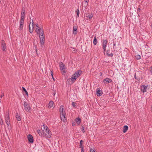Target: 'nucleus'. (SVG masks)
Instances as JSON below:
<instances>
[{
	"instance_id": "nucleus-1",
	"label": "nucleus",
	"mask_w": 152,
	"mask_h": 152,
	"mask_svg": "<svg viewBox=\"0 0 152 152\" xmlns=\"http://www.w3.org/2000/svg\"><path fill=\"white\" fill-rule=\"evenodd\" d=\"M44 130L42 132L44 133L43 137L50 138L51 137V134L50 130L45 124H43Z\"/></svg>"
},
{
	"instance_id": "nucleus-2",
	"label": "nucleus",
	"mask_w": 152,
	"mask_h": 152,
	"mask_svg": "<svg viewBox=\"0 0 152 152\" xmlns=\"http://www.w3.org/2000/svg\"><path fill=\"white\" fill-rule=\"evenodd\" d=\"M82 71L80 70H78L73 74L70 78L72 81L75 82L76 80L82 74Z\"/></svg>"
},
{
	"instance_id": "nucleus-3",
	"label": "nucleus",
	"mask_w": 152,
	"mask_h": 152,
	"mask_svg": "<svg viewBox=\"0 0 152 152\" xmlns=\"http://www.w3.org/2000/svg\"><path fill=\"white\" fill-rule=\"evenodd\" d=\"M4 117L7 125L9 126L10 124V121L9 111L7 110L6 111V114L4 115Z\"/></svg>"
},
{
	"instance_id": "nucleus-4",
	"label": "nucleus",
	"mask_w": 152,
	"mask_h": 152,
	"mask_svg": "<svg viewBox=\"0 0 152 152\" xmlns=\"http://www.w3.org/2000/svg\"><path fill=\"white\" fill-rule=\"evenodd\" d=\"M24 109L27 112H30L31 111V107L29 104L26 102H24L23 104Z\"/></svg>"
},
{
	"instance_id": "nucleus-5",
	"label": "nucleus",
	"mask_w": 152,
	"mask_h": 152,
	"mask_svg": "<svg viewBox=\"0 0 152 152\" xmlns=\"http://www.w3.org/2000/svg\"><path fill=\"white\" fill-rule=\"evenodd\" d=\"M1 43L2 50L3 51L6 52L7 51V49L5 41L4 40H2L1 41Z\"/></svg>"
},
{
	"instance_id": "nucleus-6",
	"label": "nucleus",
	"mask_w": 152,
	"mask_h": 152,
	"mask_svg": "<svg viewBox=\"0 0 152 152\" xmlns=\"http://www.w3.org/2000/svg\"><path fill=\"white\" fill-rule=\"evenodd\" d=\"M40 43L41 45H43L44 44L45 41V35L44 33H42V34L39 35Z\"/></svg>"
},
{
	"instance_id": "nucleus-7",
	"label": "nucleus",
	"mask_w": 152,
	"mask_h": 152,
	"mask_svg": "<svg viewBox=\"0 0 152 152\" xmlns=\"http://www.w3.org/2000/svg\"><path fill=\"white\" fill-rule=\"evenodd\" d=\"M35 31L37 34L39 35L42 34V33H44L43 28H41L40 27L36 28Z\"/></svg>"
},
{
	"instance_id": "nucleus-8",
	"label": "nucleus",
	"mask_w": 152,
	"mask_h": 152,
	"mask_svg": "<svg viewBox=\"0 0 152 152\" xmlns=\"http://www.w3.org/2000/svg\"><path fill=\"white\" fill-rule=\"evenodd\" d=\"M108 43V41L107 39H103L102 43V46L104 52L106 50V48L107 46Z\"/></svg>"
},
{
	"instance_id": "nucleus-9",
	"label": "nucleus",
	"mask_w": 152,
	"mask_h": 152,
	"mask_svg": "<svg viewBox=\"0 0 152 152\" xmlns=\"http://www.w3.org/2000/svg\"><path fill=\"white\" fill-rule=\"evenodd\" d=\"M59 64L60 70L62 72H63L64 73H65L66 72L65 71V66L62 62L60 63Z\"/></svg>"
},
{
	"instance_id": "nucleus-10",
	"label": "nucleus",
	"mask_w": 152,
	"mask_h": 152,
	"mask_svg": "<svg viewBox=\"0 0 152 152\" xmlns=\"http://www.w3.org/2000/svg\"><path fill=\"white\" fill-rule=\"evenodd\" d=\"M147 88L148 89L149 88L148 86L142 85L141 86V90L143 93L146 92Z\"/></svg>"
},
{
	"instance_id": "nucleus-11",
	"label": "nucleus",
	"mask_w": 152,
	"mask_h": 152,
	"mask_svg": "<svg viewBox=\"0 0 152 152\" xmlns=\"http://www.w3.org/2000/svg\"><path fill=\"white\" fill-rule=\"evenodd\" d=\"M32 24H31L32 29H31V28L30 27V25H31V22H30V23L29 24V31L31 33H32V32L33 31V29H34V27L33 26L34 22H33V20H32Z\"/></svg>"
},
{
	"instance_id": "nucleus-12",
	"label": "nucleus",
	"mask_w": 152,
	"mask_h": 152,
	"mask_svg": "<svg viewBox=\"0 0 152 152\" xmlns=\"http://www.w3.org/2000/svg\"><path fill=\"white\" fill-rule=\"evenodd\" d=\"M20 24L19 28V30L20 31H22L23 27L24 21L20 20Z\"/></svg>"
},
{
	"instance_id": "nucleus-13",
	"label": "nucleus",
	"mask_w": 152,
	"mask_h": 152,
	"mask_svg": "<svg viewBox=\"0 0 152 152\" xmlns=\"http://www.w3.org/2000/svg\"><path fill=\"white\" fill-rule=\"evenodd\" d=\"M28 141L31 143H33L34 142L33 138L31 134H29L28 136Z\"/></svg>"
},
{
	"instance_id": "nucleus-14",
	"label": "nucleus",
	"mask_w": 152,
	"mask_h": 152,
	"mask_svg": "<svg viewBox=\"0 0 152 152\" xmlns=\"http://www.w3.org/2000/svg\"><path fill=\"white\" fill-rule=\"evenodd\" d=\"M112 81V80L110 79L109 78H106L103 81L104 83L106 84L110 83Z\"/></svg>"
},
{
	"instance_id": "nucleus-15",
	"label": "nucleus",
	"mask_w": 152,
	"mask_h": 152,
	"mask_svg": "<svg viewBox=\"0 0 152 152\" xmlns=\"http://www.w3.org/2000/svg\"><path fill=\"white\" fill-rule=\"evenodd\" d=\"M77 26H74L73 27V34H76L77 33Z\"/></svg>"
},
{
	"instance_id": "nucleus-16",
	"label": "nucleus",
	"mask_w": 152,
	"mask_h": 152,
	"mask_svg": "<svg viewBox=\"0 0 152 152\" xmlns=\"http://www.w3.org/2000/svg\"><path fill=\"white\" fill-rule=\"evenodd\" d=\"M37 132L40 136L43 137L44 133L42 132V130L41 131L39 129L37 131Z\"/></svg>"
},
{
	"instance_id": "nucleus-17",
	"label": "nucleus",
	"mask_w": 152,
	"mask_h": 152,
	"mask_svg": "<svg viewBox=\"0 0 152 152\" xmlns=\"http://www.w3.org/2000/svg\"><path fill=\"white\" fill-rule=\"evenodd\" d=\"M86 16L88 19H90L92 18L93 15L92 13L86 14Z\"/></svg>"
},
{
	"instance_id": "nucleus-18",
	"label": "nucleus",
	"mask_w": 152,
	"mask_h": 152,
	"mask_svg": "<svg viewBox=\"0 0 152 152\" xmlns=\"http://www.w3.org/2000/svg\"><path fill=\"white\" fill-rule=\"evenodd\" d=\"M64 106L63 105H61V106L60 107V113L61 114H63L64 113H65V112L64 111Z\"/></svg>"
},
{
	"instance_id": "nucleus-19",
	"label": "nucleus",
	"mask_w": 152,
	"mask_h": 152,
	"mask_svg": "<svg viewBox=\"0 0 152 152\" xmlns=\"http://www.w3.org/2000/svg\"><path fill=\"white\" fill-rule=\"evenodd\" d=\"M128 129V127L127 125L124 126L123 127V132L125 133L127 131Z\"/></svg>"
},
{
	"instance_id": "nucleus-20",
	"label": "nucleus",
	"mask_w": 152,
	"mask_h": 152,
	"mask_svg": "<svg viewBox=\"0 0 152 152\" xmlns=\"http://www.w3.org/2000/svg\"><path fill=\"white\" fill-rule=\"evenodd\" d=\"M102 94V91L100 90H98L96 93L97 95L98 96H101Z\"/></svg>"
},
{
	"instance_id": "nucleus-21",
	"label": "nucleus",
	"mask_w": 152,
	"mask_h": 152,
	"mask_svg": "<svg viewBox=\"0 0 152 152\" xmlns=\"http://www.w3.org/2000/svg\"><path fill=\"white\" fill-rule=\"evenodd\" d=\"M25 13H21V19L20 20H24Z\"/></svg>"
},
{
	"instance_id": "nucleus-22",
	"label": "nucleus",
	"mask_w": 152,
	"mask_h": 152,
	"mask_svg": "<svg viewBox=\"0 0 152 152\" xmlns=\"http://www.w3.org/2000/svg\"><path fill=\"white\" fill-rule=\"evenodd\" d=\"M65 113L61 114V120L64 121L66 120L65 116Z\"/></svg>"
},
{
	"instance_id": "nucleus-23",
	"label": "nucleus",
	"mask_w": 152,
	"mask_h": 152,
	"mask_svg": "<svg viewBox=\"0 0 152 152\" xmlns=\"http://www.w3.org/2000/svg\"><path fill=\"white\" fill-rule=\"evenodd\" d=\"M53 101L50 102L48 104V107L49 108L53 106Z\"/></svg>"
},
{
	"instance_id": "nucleus-24",
	"label": "nucleus",
	"mask_w": 152,
	"mask_h": 152,
	"mask_svg": "<svg viewBox=\"0 0 152 152\" xmlns=\"http://www.w3.org/2000/svg\"><path fill=\"white\" fill-rule=\"evenodd\" d=\"M16 118L18 121H20L21 120L20 116L18 113H16Z\"/></svg>"
},
{
	"instance_id": "nucleus-25",
	"label": "nucleus",
	"mask_w": 152,
	"mask_h": 152,
	"mask_svg": "<svg viewBox=\"0 0 152 152\" xmlns=\"http://www.w3.org/2000/svg\"><path fill=\"white\" fill-rule=\"evenodd\" d=\"M97 39L96 38V36H95L94 38V39L93 41V44L94 45H96L97 43Z\"/></svg>"
},
{
	"instance_id": "nucleus-26",
	"label": "nucleus",
	"mask_w": 152,
	"mask_h": 152,
	"mask_svg": "<svg viewBox=\"0 0 152 152\" xmlns=\"http://www.w3.org/2000/svg\"><path fill=\"white\" fill-rule=\"evenodd\" d=\"M76 121L77 124H79L81 123V119L79 118H77Z\"/></svg>"
},
{
	"instance_id": "nucleus-27",
	"label": "nucleus",
	"mask_w": 152,
	"mask_h": 152,
	"mask_svg": "<svg viewBox=\"0 0 152 152\" xmlns=\"http://www.w3.org/2000/svg\"><path fill=\"white\" fill-rule=\"evenodd\" d=\"M107 54V56L109 57H112L113 56V54L112 53H109V51L107 50L106 52Z\"/></svg>"
},
{
	"instance_id": "nucleus-28",
	"label": "nucleus",
	"mask_w": 152,
	"mask_h": 152,
	"mask_svg": "<svg viewBox=\"0 0 152 152\" xmlns=\"http://www.w3.org/2000/svg\"><path fill=\"white\" fill-rule=\"evenodd\" d=\"M22 88L23 89V91H24L25 92V93L26 94V95L27 96H28V92L26 90V89L25 88L23 87H22Z\"/></svg>"
},
{
	"instance_id": "nucleus-29",
	"label": "nucleus",
	"mask_w": 152,
	"mask_h": 152,
	"mask_svg": "<svg viewBox=\"0 0 152 152\" xmlns=\"http://www.w3.org/2000/svg\"><path fill=\"white\" fill-rule=\"evenodd\" d=\"M135 57L136 59L137 60H139L141 58V57L139 55H136Z\"/></svg>"
},
{
	"instance_id": "nucleus-30",
	"label": "nucleus",
	"mask_w": 152,
	"mask_h": 152,
	"mask_svg": "<svg viewBox=\"0 0 152 152\" xmlns=\"http://www.w3.org/2000/svg\"><path fill=\"white\" fill-rule=\"evenodd\" d=\"M83 142V141L82 140H81L80 141V148H83V147L82 146V142Z\"/></svg>"
},
{
	"instance_id": "nucleus-31",
	"label": "nucleus",
	"mask_w": 152,
	"mask_h": 152,
	"mask_svg": "<svg viewBox=\"0 0 152 152\" xmlns=\"http://www.w3.org/2000/svg\"><path fill=\"white\" fill-rule=\"evenodd\" d=\"M77 15L78 17H79L80 12L79 9H77L76 11Z\"/></svg>"
},
{
	"instance_id": "nucleus-32",
	"label": "nucleus",
	"mask_w": 152,
	"mask_h": 152,
	"mask_svg": "<svg viewBox=\"0 0 152 152\" xmlns=\"http://www.w3.org/2000/svg\"><path fill=\"white\" fill-rule=\"evenodd\" d=\"M72 105L73 107H75L76 106V103L75 102H72Z\"/></svg>"
},
{
	"instance_id": "nucleus-33",
	"label": "nucleus",
	"mask_w": 152,
	"mask_h": 152,
	"mask_svg": "<svg viewBox=\"0 0 152 152\" xmlns=\"http://www.w3.org/2000/svg\"><path fill=\"white\" fill-rule=\"evenodd\" d=\"M51 76H52L53 80H54V78L53 77V71H51Z\"/></svg>"
},
{
	"instance_id": "nucleus-34",
	"label": "nucleus",
	"mask_w": 152,
	"mask_h": 152,
	"mask_svg": "<svg viewBox=\"0 0 152 152\" xmlns=\"http://www.w3.org/2000/svg\"><path fill=\"white\" fill-rule=\"evenodd\" d=\"M34 26H35L37 27V28L39 27L38 26V24H34L33 26L34 27Z\"/></svg>"
},
{
	"instance_id": "nucleus-35",
	"label": "nucleus",
	"mask_w": 152,
	"mask_h": 152,
	"mask_svg": "<svg viewBox=\"0 0 152 152\" xmlns=\"http://www.w3.org/2000/svg\"><path fill=\"white\" fill-rule=\"evenodd\" d=\"M25 10L24 8H23L22 9V12L25 13Z\"/></svg>"
},
{
	"instance_id": "nucleus-36",
	"label": "nucleus",
	"mask_w": 152,
	"mask_h": 152,
	"mask_svg": "<svg viewBox=\"0 0 152 152\" xmlns=\"http://www.w3.org/2000/svg\"><path fill=\"white\" fill-rule=\"evenodd\" d=\"M82 132H83V133H84L85 132V131L84 130V127H82Z\"/></svg>"
},
{
	"instance_id": "nucleus-37",
	"label": "nucleus",
	"mask_w": 152,
	"mask_h": 152,
	"mask_svg": "<svg viewBox=\"0 0 152 152\" xmlns=\"http://www.w3.org/2000/svg\"><path fill=\"white\" fill-rule=\"evenodd\" d=\"M90 152H95L94 150L92 149H90Z\"/></svg>"
},
{
	"instance_id": "nucleus-38",
	"label": "nucleus",
	"mask_w": 152,
	"mask_h": 152,
	"mask_svg": "<svg viewBox=\"0 0 152 152\" xmlns=\"http://www.w3.org/2000/svg\"><path fill=\"white\" fill-rule=\"evenodd\" d=\"M150 72L152 74V66L151 67V69L150 70Z\"/></svg>"
},
{
	"instance_id": "nucleus-39",
	"label": "nucleus",
	"mask_w": 152,
	"mask_h": 152,
	"mask_svg": "<svg viewBox=\"0 0 152 152\" xmlns=\"http://www.w3.org/2000/svg\"><path fill=\"white\" fill-rule=\"evenodd\" d=\"M116 46V44L115 43H114L113 42V48H114V47Z\"/></svg>"
},
{
	"instance_id": "nucleus-40",
	"label": "nucleus",
	"mask_w": 152,
	"mask_h": 152,
	"mask_svg": "<svg viewBox=\"0 0 152 152\" xmlns=\"http://www.w3.org/2000/svg\"><path fill=\"white\" fill-rule=\"evenodd\" d=\"M84 1L85 2V3H86L89 1V0H84Z\"/></svg>"
},
{
	"instance_id": "nucleus-41",
	"label": "nucleus",
	"mask_w": 152,
	"mask_h": 152,
	"mask_svg": "<svg viewBox=\"0 0 152 152\" xmlns=\"http://www.w3.org/2000/svg\"><path fill=\"white\" fill-rule=\"evenodd\" d=\"M3 121L1 120V121H0V124L1 125H2L3 124Z\"/></svg>"
},
{
	"instance_id": "nucleus-42",
	"label": "nucleus",
	"mask_w": 152,
	"mask_h": 152,
	"mask_svg": "<svg viewBox=\"0 0 152 152\" xmlns=\"http://www.w3.org/2000/svg\"><path fill=\"white\" fill-rule=\"evenodd\" d=\"M76 124L75 123H72V126H75Z\"/></svg>"
},
{
	"instance_id": "nucleus-43",
	"label": "nucleus",
	"mask_w": 152,
	"mask_h": 152,
	"mask_svg": "<svg viewBox=\"0 0 152 152\" xmlns=\"http://www.w3.org/2000/svg\"><path fill=\"white\" fill-rule=\"evenodd\" d=\"M4 93H3L1 95V96H0V97H1V98H2V97L4 96Z\"/></svg>"
},
{
	"instance_id": "nucleus-44",
	"label": "nucleus",
	"mask_w": 152,
	"mask_h": 152,
	"mask_svg": "<svg viewBox=\"0 0 152 152\" xmlns=\"http://www.w3.org/2000/svg\"><path fill=\"white\" fill-rule=\"evenodd\" d=\"M81 152H84L83 149V148L81 149Z\"/></svg>"
},
{
	"instance_id": "nucleus-45",
	"label": "nucleus",
	"mask_w": 152,
	"mask_h": 152,
	"mask_svg": "<svg viewBox=\"0 0 152 152\" xmlns=\"http://www.w3.org/2000/svg\"><path fill=\"white\" fill-rule=\"evenodd\" d=\"M134 78L135 79H136V74H135V75H134Z\"/></svg>"
},
{
	"instance_id": "nucleus-46",
	"label": "nucleus",
	"mask_w": 152,
	"mask_h": 152,
	"mask_svg": "<svg viewBox=\"0 0 152 152\" xmlns=\"http://www.w3.org/2000/svg\"><path fill=\"white\" fill-rule=\"evenodd\" d=\"M138 10H140V8H139Z\"/></svg>"
},
{
	"instance_id": "nucleus-47",
	"label": "nucleus",
	"mask_w": 152,
	"mask_h": 152,
	"mask_svg": "<svg viewBox=\"0 0 152 152\" xmlns=\"http://www.w3.org/2000/svg\"><path fill=\"white\" fill-rule=\"evenodd\" d=\"M1 102V99H0V102Z\"/></svg>"
},
{
	"instance_id": "nucleus-48",
	"label": "nucleus",
	"mask_w": 152,
	"mask_h": 152,
	"mask_svg": "<svg viewBox=\"0 0 152 152\" xmlns=\"http://www.w3.org/2000/svg\"><path fill=\"white\" fill-rule=\"evenodd\" d=\"M151 27H152V25H151Z\"/></svg>"
}]
</instances>
